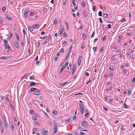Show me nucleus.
Listing matches in <instances>:
<instances>
[{"mask_svg": "<svg viewBox=\"0 0 135 135\" xmlns=\"http://www.w3.org/2000/svg\"><path fill=\"white\" fill-rule=\"evenodd\" d=\"M84 47H85V46H84V44H82L81 45V48L82 49H83L84 48Z\"/></svg>", "mask_w": 135, "mask_h": 135, "instance_id": "44", "label": "nucleus"}, {"mask_svg": "<svg viewBox=\"0 0 135 135\" xmlns=\"http://www.w3.org/2000/svg\"><path fill=\"white\" fill-rule=\"evenodd\" d=\"M76 117L75 115L73 116V119L74 120H75L76 119Z\"/></svg>", "mask_w": 135, "mask_h": 135, "instance_id": "56", "label": "nucleus"}, {"mask_svg": "<svg viewBox=\"0 0 135 135\" xmlns=\"http://www.w3.org/2000/svg\"><path fill=\"white\" fill-rule=\"evenodd\" d=\"M12 36L13 35L12 33H10V35H9L7 39L8 40H9L10 38L12 37Z\"/></svg>", "mask_w": 135, "mask_h": 135, "instance_id": "16", "label": "nucleus"}, {"mask_svg": "<svg viewBox=\"0 0 135 135\" xmlns=\"http://www.w3.org/2000/svg\"><path fill=\"white\" fill-rule=\"evenodd\" d=\"M96 9V6H95L93 5V11H95V9Z\"/></svg>", "mask_w": 135, "mask_h": 135, "instance_id": "40", "label": "nucleus"}, {"mask_svg": "<svg viewBox=\"0 0 135 135\" xmlns=\"http://www.w3.org/2000/svg\"><path fill=\"white\" fill-rule=\"evenodd\" d=\"M82 37L83 39L85 40L86 39V36L85 34L84 33H83L82 35Z\"/></svg>", "mask_w": 135, "mask_h": 135, "instance_id": "13", "label": "nucleus"}, {"mask_svg": "<svg viewBox=\"0 0 135 135\" xmlns=\"http://www.w3.org/2000/svg\"><path fill=\"white\" fill-rule=\"evenodd\" d=\"M54 127L55 128H57V126L56 123V122L55 121V120H54Z\"/></svg>", "mask_w": 135, "mask_h": 135, "instance_id": "17", "label": "nucleus"}, {"mask_svg": "<svg viewBox=\"0 0 135 135\" xmlns=\"http://www.w3.org/2000/svg\"><path fill=\"white\" fill-rule=\"evenodd\" d=\"M15 35L17 41H18L19 40V37L18 34L17 33H15Z\"/></svg>", "mask_w": 135, "mask_h": 135, "instance_id": "23", "label": "nucleus"}, {"mask_svg": "<svg viewBox=\"0 0 135 135\" xmlns=\"http://www.w3.org/2000/svg\"><path fill=\"white\" fill-rule=\"evenodd\" d=\"M95 32H93V33H92V35H91V36H90V37L92 38V37H94V35L95 34Z\"/></svg>", "mask_w": 135, "mask_h": 135, "instance_id": "53", "label": "nucleus"}, {"mask_svg": "<svg viewBox=\"0 0 135 135\" xmlns=\"http://www.w3.org/2000/svg\"><path fill=\"white\" fill-rule=\"evenodd\" d=\"M85 74L86 76H88L89 75V74L88 72L85 73Z\"/></svg>", "mask_w": 135, "mask_h": 135, "instance_id": "61", "label": "nucleus"}, {"mask_svg": "<svg viewBox=\"0 0 135 135\" xmlns=\"http://www.w3.org/2000/svg\"><path fill=\"white\" fill-rule=\"evenodd\" d=\"M132 91L129 89L128 92V95H129L131 93Z\"/></svg>", "mask_w": 135, "mask_h": 135, "instance_id": "38", "label": "nucleus"}, {"mask_svg": "<svg viewBox=\"0 0 135 135\" xmlns=\"http://www.w3.org/2000/svg\"><path fill=\"white\" fill-rule=\"evenodd\" d=\"M11 129L13 130H14L15 129L14 125L12 123H11Z\"/></svg>", "mask_w": 135, "mask_h": 135, "instance_id": "19", "label": "nucleus"}, {"mask_svg": "<svg viewBox=\"0 0 135 135\" xmlns=\"http://www.w3.org/2000/svg\"><path fill=\"white\" fill-rule=\"evenodd\" d=\"M83 14L85 17H86L87 16V12H83Z\"/></svg>", "mask_w": 135, "mask_h": 135, "instance_id": "32", "label": "nucleus"}, {"mask_svg": "<svg viewBox=\"0 0 135 135\" xmlns=\"http://www.w3.org/2000/svg\"><path fill=\"white\" fill-rule=\"evenodd\" d=\"M97 47H94L93 48V50L94 51V53L97 51Z\"/></svg>", "mask_w": 135, "mask_h": 135, "instance_id": "26", "label": "nucleus"}, {"mask_svg": "<svg viewBox=\"0 0 135 135\" xmlns=\"http://www.w3.org/2000/svg\"><path fill=\"white\" fill-rule=\"evenodd\" d=\"M6 20H12V18L11 17H9L8 16H6Z\"/></svg>", "mask_w": 135, "mask_h": 135, "instance_id": "30", "label": "nucleus"}, {"mask_svg": "<svg viewBox=\"0 0 135 135\" xmlns=\"http://www.w3.org/2000/svg\"><path fill=\"white\" fill-rule=\"evenodd\" d=\"M31 83L29 84V86H32L33 85H35L36 84H38V83H35L33 82H31Z\"/></svg>", "mask_w": 135, "mask_h": 135, "instance_id": "14", "label": "nucleus"}, {"mask_svg": "<svg viewBox=\"0 0 135 135\" xmlns=\"http://www.w3.org/2000/svg\"><path fill=\"white\" fill-rule=\"evenodd\" d=\"M4 48L5 49H8V50H11V47L10 46H9L7 44H4Z\"/></svg>", "mask_w": 135, "mask_h": 135, "instance_id": "8", "label": "nucleus"}, {"mask_svg": "<svg viewBox=\"0 0 135 135\" xmlns=\"http://www.w3.org/2000/svg\"><path fill=\"white\" fill-rule=\"evenodd\" d=\"M67 36V35L66 33L65 32L64 33V36L65 37H66Z\"/></svg>", "mask_w": 135, "mask_h": 135, "instance_id": "45", "label": "nucleus"}, {"mask_svg": "<svg viewBox=\"0 0 135 135\" xmlns=\"http://www.w3.org/2000/svg\"><path fill=\"white\" fill-rule=\"evenodd\" d=\"M7 57L9 58V56L5 57L2 56L0 57V59H3V60H6L7 59Z\"/></svg>", "mask_w": 135, "mask_h": 135, "instance_id": "18", "label": "nucleus"}, {"mask_svg": "<svg viewBox=\"0 0 135 135\" xmlns=\"http://www.w3.org/2000/svg\"><path fill=\"white\" fill-rule=\"evenodd\" d=\"M107 28H111V25L110 24H109L107 25Z\"/></svg>", "mask_w": 135, "mask_h": 135, "instance_id": "51", "label": "nucleus"}, {"mask_svg": "<svg viewBox=\"0 0 135 135\" xmlns=\"http://www.w3.org/2000/svg\"><path fill=\"white\" fill-rule=\"evenodd\" d=\"M29 10V8H27L25 10L24 12L25 13L24 14V16L26 18H27V13L28 12Z\"/></svg>", "mask_w": 135, "mask_h": 135, "instance_id": "5", "label": "nucleus"}, {"mask_svg": "<svg viewBox=\"0 0 135 135\" xmlns=\"http://www.w3.org/2000/svg\"><path fill=\"white\" fill-rule=\"evenodd\" d=\"M79 107L80 109V112L81 114H83L84 110V108L82 104H79Z\"/></svg>", "mask_w": 135, "mask_h": 135, "instance_id": "2", "label": "nucleus"}, {"mask_svg": "<svg viewBox=\"0 0 135 135\" xmlns=\"http://www.w3.org/2000/svg\"><path fill=\"white\" fill-rule=\"evenodd\" d=\"M2 10L3 12H4L5 10L6 9V7H3L2 8Z\"/></svg>", "mask_w": 135, "mask_h": 135, "instance_id": "35", "label": "nucleus"}, {"mask_svg": "<svg viewBox=\"0 0 135 135\" xmlns=\"http://www.w3.org/2000/svg\"><path fill=\"white\" fill-rule=\"evenodd\" d=\"M1 131L2 133H3L4 132V129L3 127H1Z\"/></svg>", "mask_w": 135, "mask_h": 135, "instance_id": "48", "label": "nucleus"}, {"mask_svg": "<svg viewBox=\"0 0 135 135\" xmlns=\"http://www.w3.org/2000/svg\"><path fill=\"white\" fill-rule=\"evenodd\" d=\"M33 27H32V26H30L28 27V29L31 32H32L33 30Z\"/></svg>", "mask_w": 135, "mask_h": 135, "instance_id": "15", "label": "nucleus"}, {"mask_svg": "<svg viewBox=\"0 0 135 135\" xmlns=\"http://www.w3.org/2000/svg\"><path fill=\"white\" fill-rule=\"evenodd\" d=\"M48 41H47V40L46 39L45 41L43 43V44H45Z\"/></svg>", "mask_w": 135, "mask_h": 135, "instance_id": "47", "label": "nucleus"}, {"mask_svg": "<svg viewBox=\"0 0 135 135\" xmlns=\"http://www.w3.org/2000/svg\"><path fill=\"white\" fill-rule=\"evenodd\" d=\"M52 113L53 114L55 115H56L57 113L56 111L55 110H53Z\"/></svg>", "mask_w": 135, "mask_h": 135, "instance_id": "28", "label": "nucleus"}, {"mask_svg": "<svg viewBox=\"0 0 135 135\" xmlns=\"http://www.w3.org/2000/svg\"><path fill=\"white\" fill-rule=\"evenodd\" d=\"M61 27L62 28V29L60 31V32L59 33V36H60L61 35H62V32H63V29H64V27L63 25H62L61 26Z\"/></svg>", "mask_w": 135, "mask_h": 135, "instance_id": "9", "label": "nucleus"}, {"mask_svg": "<svg viewBox=\"0 0 135 135\" xmlns=\"http://www.w3.org/2000/svg\"><path fill=\"white\" fill-rule=\"evenodd\" d=\"M80 135H86L85 134L81 132H80Z\"/></svg>", "mask_w": 135, "mask_h": 135, "instance_id": "49", "label": "nucleus"}, {"mask_svg": "<svg viewBox=\"0 0 135 135\" xmlns=\"http://www.w3.org/2000/svg\"><path fill=\"white\" fill-rule=\"evenodd\" d=\"M70 53H69V52H68L67 54V55H66V57L65 58V61L66 60H67L68 58L69 57V56L70 55Z\"/></svg>", "mask_w": 135, "mask_h": 135, "instance_id": "20", "label": "nucleus"}, {"mask_svg": "<svg viewBox=\"0 0 135 135\" xmlns=\"http://www.w3.org/2000/svg\"><path fill=\"white\" fill-rule=\"evenodd\" d=\"M4 43H5L4 44H7L8 43V42L6 40H5L4 41Z\"/></svg>", "mask_w": 135, "mask_h": 135, "instance_id": "58", "label": "nucleus"}, {"mask_svg": "<svg viewBox=\"0 0 135 135\" xmlns=\"http://www.w3.org/2000/svg\"><path fill=\"white\" fill-rule=\"evenodd\" d=\"M35 124L37 125V126H39V123L37 122H35Z\"/></svg>", "mask_w": 135, "mask_h": 135, "instance_id": "59", "label": "nucleus"}, {"mask_svg": "<svg viewBox=\"0 0 135 135\" xmlns=\"http://www.w3.org/2000/svg\"><path fill=\"white\" fill-rule=\"evenodd\" d=\"M81 124L82 126L84 127H86L88 126V124L87 122L84 120L81 122Z\"/></svg>", "mask_w": 135, "mask_h": 135, "instance_id": "1", "label": "nucleus"}, {"mask_svg": "<svg viewBox=\"0 0 135 135\" xmlns=\"http://www.w3.org/2000/svg\"><path fill=\"white\" fill-rule=\"evenodd\" d=\"M65 68H64V66H62L60 70V73H61L64 70V69H65Z\"/></svg>", "mask_w": 135, "mask_h": 135, "instance_id": "24", "label": "nucleus"}, {"mask_svg": "<svg viewBox=\"0 0 135 135\" xmlns=\"http://www.w3.org/2000/svg\"><path fill=\"white\" fill-rule=\"evenodd\" d=\"M48 123L51 126H52V122H51L49 120L48 121Z\"/></svg>", "mask_w": 135, "mask_h": 135, "instance_id": "57", "label": "nucleus"}, {"mask_svg": "<svg viewBox=\"0 0 135 135\" xmlns=\"http://www.w3.org/2000/svg\"><path fill=\"white\" fill-rule=\"evenodd\" d=\"M115 58V55L113 56L111 58V59L112 61Z\"/></svg>", "mask_w": 135, "mask_h": 135, "instance_id": "41", "label": "nucleus"}, {"mask_svg": "<svg viewBox=\"0 0 135 135\" xmlns=\"http://www.w3.org/2000/svg\"><path fill=\"white\" fill-rule=\"evenodd\" d=\"M14 44L16 47L18 49H19L20 48L19 46L18 43L17 42H15L14 43Z\"/></svg>", "mask_w": 135, "mask_h": 135, "instance_id": "10", "label": "nucleus"}, {"mask_svg": "<svg viewBox=\"0 0 135 135\" xmlns=\"http://www.w3.org/2000/svg\"><path fill=\"white\" fill-rule=\"evenodd\" d=\"M35 116L36 117H40V116L37 114H35Z\"/></svg>", "mask_w": 135, "mask_h": 135, "instance_id": "39", "label": "nucleus"}, {"mask_svg": "<svg viewBox=\"0 0 135 135\" xmlns=\"http://www.w3.org/2000/svg\"><path fill=\"white\" fill-rule=\"evenodd\" d=\"M57 132V128H54V132L55 133H56Z\"/></svg>", "mask_w": 135, "mask_h": 135, "instance_id": "22", "label": "nucleus"}, {"mask_svg": "<svg viewBox=\"0 0 135 135\" xmlns=\"http://www.w3.org/2000/svg\"><path fill=\"white\" fill-rule=\"evenodd\" d=\"M40 62L38 61L36 62V64L37 65H39L40 64Z\"/></svg>", "mask_w": 135, "mask_h": 135, "instance_id": "62", "label": "nucleus"}, {"mask_svg": "<svg viewBox=\"0 0 135 135\" xmlns=\"http://www.w3.org/2000/svg\"><path fill=\"white\" fill-rule=\"evenodd\" d=\"M58 59V57H55L54 59V60L55 61H57Z\"/></svg>", "mask_w": 135, "mask_h": 135, "instance_id": "63", "label": "nucleus"}, {"mask_svg": "<svg viewBox=\"0 0 135 135\" xmlns=\"http://www.w3.org/2000/svg\"><path fill=\"white\" fill-rule=\"evenodd\" d=\"M132 82L133 83H134L135 82V77H134L132 79Z\"/></svg>", "mask_w": 135, "mask_h": 135, "instance_id": "54", "label": "nucleus"}, {"mask_svg": "<svg viewBox=\"0 0 135 135\" xmlns=\"http://www.w3.org/2000/svg\"><path fill=\"white\" fill-rule=\"evenodd\" d=\"M109 69L112 71L114 70V68L113 65H110L109 66Z\"/></svg>", "mask_w": 135, "mask_h": 135, "instance_id": "12", "label": "nucleus"}, {"mask_svg": "<svg viewBox=\"0 0 135 135\" xmlns=\"http://www.w3.org/2000/svg\"><path fill=\"white\" fill-rule=\"evenodd\" d=\"M75 69H76V66H75L74 65L73 67V68H72V71H73V73H74L75 72Z\"/></svg>", "mask_w": 135, "mask_h": 135, "instance_id": "21", "label": "nucleus"}, {"mask_svg": "<svg viewBox=\"0 0 135 135\" xmlns=\"http://www.w3.org/2000/svg\"><path fill=\"white\" fill-rule=\"evenodd\" d=\"M103 47H101L100 50V52H101L103 50Z\"/></svg>", "mask_w": 135, "mask_h": 135, "instance_id": "60", "label": "nucleus"}, {"mask_svg": "<svg viewBox=\"0 0 135 135\" xmlns=\"http://www.w3.org/2000/svg\"><path fill=\"white\" fill-rule=\"evenodd\" d=\"M41 92L39 91V90H37L35 91L34 93L33 94L35 95H38L41 93Z\"/></svg>", "mask_w": 135, "mask_h": 135, "instance_id": "7", "label": "nucleus"}, {"mask_svg": "<svg viewBox=\"0 0 135 135\" xmlns=\"http://www.w3.org/2000/svg\"><path fill=\"white\" fill-rule=\"evenodd\" d=\"M70 121V119L69 118V119L66 120L65 122L67 123H68Z\"/></svg>", "mask_w": 135, "mask_h": 135, "instance_id": "55", "label": "nucleus"}, {"mask_svg": "<svg viewBox=\"0 0 135 135\" xmlns=\"http://www.w3.org/2000/svg\"><path fill=\"white\" fill-rule=\"evenodd\" d=\"M41 132L42 134L44 135H47L48 134V131L44 129H41Z\"/></svg>", "mask_w": 135, "mask_h": 135, "instance_id": "3", "label": "nucleus"}, {"mask_svg": "<svg viewBox=\"0 0 135 135\" xmlns=\"http://www.w3.org/2000/svg\"><path fill=\"white\" fill-rule=\"evenodd\" d=\"M124 107L126 108H128V106L127 105L126 103L124 104Z\"/></svg>", "mask_w": 135, "mask_h": 135, "instance_id": "42", "label": "nucleus"}, {"mask_svg": "<svg viewBox=\"0 0 135 135\" xmlns=\"http://www.w3.org/2000/svg\"><path fill=\"white\" fill-rule=\"evenodd\" d=\"M72 45H71L70 46V49H69V53H71V49H72Z\"/></svg>", "mask_w": 135, "mask_h": 135, "instance_id": "50", "label": "nucleus"}, {"mask_svg": "<svg viewBox=\"0 0 135 135\" xmlns=\"http://www.w3.org/2000/svg\"><path fill=\"white\" fill-rule=\"evenodd\" d=\"M98 15L99 16H102V13L101 11H100L98 13Z\"/></svg>", "mask_w": 135, "mask_h": 135, "instance_id": "37", "label": "nucleus"}, {"mask_svg": "<svg viewBox=\"0 0 135 135\" xmlns=\"http://www.w3.org/2000/svg\"><path fill=\"white\" fill-rule=\"evenodd\" d=\"M32 118L35 120H37V118L35 116L32 117Z\"/></svg>", "mask_w": 135, "mask_h": 135, "instance_id": "43", "label": "nucleus"}, {"mask_svg": "<svg viewBox=\"0 0 135 135\" xmlns=\"http://www.w3.org/2000/svg\"><path fill=\"white\" fill-rule=\"evenodd\" d=\"M69 64V62H66L64 64L63 66L65 68Z\"/></svg>", "mask_w": 135, "mask_h": 135, "instance_id": "29", "label": "nucleus"}, {"mask_svg": "<svg viewBox=\"0 0 135 135\" xmlns=\"http://www.w3.org/2000/svg\"><path fill=\"white\" fill-rule=\"evenodd\" d=\"M82 60V57L79 56L78 59V66H80L81 64V62Z\"/></svg>", "mask_w": 135, "mask_h": 135, "instance_id": "6", "label": "nucleus"}, {"mask_svg": "<svg viewBox=\"0 0 135 135\" xmlns=\"http://www.w3.org/2000/svg\"><path fill=\"white\" fill-rule=\"evenodd\" d=\"M29 112L32 115L34 113V111L33 110H29Z\"/></svg>", "mask_w": 135, "mask_h": 135, "instance_id": "31", "label": "nucleus"}, {"mask_svg": "<svg viewBox=\"0 0 135 135\" xmlns=\"http://www.w3.org/2000/svg\"><path fill=\"white\" fill-rule=\"evenodd\" d=\"M67 44V42L66 41H64L63 42V45L65 46V45Z\"/></svg>", "mask_w": 135, "mask_h": 135, "instance_id": "64", "label": "nucleus"}, {"mask_svg": "<svg viewBox=\"0 0 135 135\" xmlns=\"http://www.w3.org/2000/svg\"><path fill=\"white\" fill-rule=\"evenodd\" d=\"M66 30H68V29H69V26L68 25V22H66Z\"/></svg>", "mask_w": 135, "mask_h": 135, "instance_id": "34", "label": "nucleus"}, {"mask_svg": "<svg viewBox=\"0 0 135 135\" xmlns=\"http://www.w3.org/2000/svg\"><path fill=\"white\" fill-rule=\"evenodd\" d=\"M9 105H10L11 108L13 110H15V108L13 106L12 104L11 103H9Z\"/></svg>", "mask_w": 135, "mask_h": 135, "instance_id": "25", "label": "nucleus"}, {"mask_svg": "<svg viewBox=\"0 0 135 135\" xmlns=\"http://www.w3.org/2000/svg\"><path fill=\"white\" fill-rule=\"evenodd\" d=\"M57 20L56 19H54V22L53 23L54 25H56L57 24Z\"/></svg>", "mask_w": 135, "mask_h": 135, "instance_id": "27", "label": "nucleus"}, {"mask_svg": "<svg viewBox=\"0 0 135 135\" xmlns=\"http://www.w3.org/2000/svg\"><path fill=\"white\" fill-rule=\"evenodd\" d=\"M81 5L83 7L85 5V2L84 1H83L81 2Z\"/></svg>", "mask_w": 135, "mask_h": 135, "instance_id": "33", "label": "nucleus"}, {"mask_svg": "<svg viewBox=\"0 0 135 135\" xmlns=\"http://www.w3.org/2000/svg\"><path fill=\"white\" fill-rule=\"evenodd\" d=\"M106 35L104 36L103 37V40L104 41L106 40Z\"/></svg>", "mask_w": 135, "mask_h": 135, "instance_id": "52", "label": "nucleus"}, {"mask_svg": "<svg viewBox=\"0 0 135 135\" xmlns=\"http://www.w3.org/2000/svg\"><path fill=\"white\" fill-rule=\"evenodd\" d=\"M37 90H38V89L37 88H30L29 90V93H31L33 91H34Z\"/></svg>", "mask_w": 135, "mask_h": 135, "instance_id": "4", "label": "nucleus"}, {"mask_svg": "<svg viewBox=\"0 0 135 135\" xmlns=\"http://www.w3.org/2000/svg\"><path fill=\"white\" fill-rule=\"evenodd\" d=\"M33 27L34 28H37L39 27V25L38 24H36L35 25H33Z\"/></svg>", "mask_w": 135, "mask_h": 135, "instance_id": "11", "label": "nucleus"}, {"mask_svg": "<svg viewBox=\"0 0 135 135\" xmlns=\"http://www.w3.org/2000/svg\"><path fill=\"white\" fill-rule=\"evenodd\" d=\"M108 14H107V13H105L104 15H103V16L105 18H106L107 17H108Z\"/></svg>", "mask_w": 135, "mask_h": 135, "instance_id": "36", "label": "nucleus"}, {"mask_svg": "<svg viewBox=\"0 0 135 135\" xmlns=\"http://www.w3.org/2000/svg\"><path fill=\"white\" fill-rule=\"evenodd\" d=\"M99 19L100 21V22L101 23H103V21L102 20V18H99Z\"/></svg>", "mask_w": 135, "mask_h": 135, "instance_id": "46", "label": "nucleus"}]
</instances>
